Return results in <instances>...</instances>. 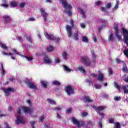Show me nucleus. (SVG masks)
I'll use <instances>...</instances> for the list:
<instances>
[{
  "label": "nucleus",
  "mask_w": 128,
  "mask_h": 128,
  "mask_svg": "<svg viewBox=\"0 0 128 128\" xmlns=\"http://www.w3.org/2000/svg\"><path fill=\"white\" fill-rule=\"evenodd\" d=\"M92 108H93L94 110H96L99 114L100 116H104V114L102 112H102V110H104L105 108H106V106H96L94 105L92 106Z\"/></svg>",
  "instance_id": "f257e3e1"
},
{
  "label": "nucleus",
  "mask_w": 128,
  "mask_h": 128,
  "mask_svg": "<svg viewBox=\"0 0 128 128\" xmlns=\"http://www.w3.org/2000/svg\"><path fill=\"white\" fill-rule=\"evenodd\" d=\"M80 62L86 66H90L92 64L90 60L86 56H83L81 57Z\"/></svg>",
  "instance_id": "f03ea898"
},
{
  "label": "nucleus",
  "mask_w": 128,
  "mask_h": 128,
  "mask_svg": "<svg viewBox=\"0 0 128 128\" xmlns=\"http://www.w3.org/2000/svg\"><path fill=\"white\" fill-rule=\"evenodd\" d=\"M71 122H72L74 124H76L78 128H80V126H84V123L83 122H80L78 120L74 118H72Z\"/></svg>",
  "instance_id": "7ed1b4c3"
},
{
  "label": "nucleus",
  "mask_w": 128,
  "mask_h": 128,
  "mask_svg": "<svg viewBox=\"0 0 128 128\" xmlns=\"http://www.w3.org/2000/svg\"><path fill=\"white\" fill-rule=\"evenodd\" d=\"M65 90L68 96H72L74 94V89L71 86H66Z\"/></svg>",
  "instance_id": "20e7f679"
},
{
  "label": "nucleus",
  "mask_w": 128,
  "mask_h": 128,
  "mask_svg": "<svg viewBox=\"0 0 128 128\" xmlns=\"http://www.w3.org/2000/svg\"><path fill=\"white\" fill-rule=\"evenodd\" d=\"M2 90L4 92V94L6 96H10V92H16L14 88H12L10 87H8L7 88H2Z\"/></svg>",
  "instance_id": "39448f33"
},
{
  "label": "nucleus",
  "mask_w": 128,
  "mask_h": 128,
  "mask_svg": "<svg viewBox=\"0 0 128 128\" xmlns=\"http://www.w3.org/2000/svg\"><path fill=\"white\" fill-rule=\"evenodd\" d=\"M114 32L116 36V37L118 40L120 42L122 40V36L118 34L120 32H118V26H114Z\"/></svg>",
  "instance_id": "423d86ee"
},
{
  "label": "nucleus",
  "mask_w": 128,
  "mask_h": 128,
  "mask_svg": "<svg viewBox=\"0 0 128 128\" xmlns=\"http://www.w3.org/2000/svg\"><path fill=\"white\" fill-rule=\"evenodd\" d=\"M66 30L67 32V34L68 38H72V27L69 25H66Z\"/></svg>",
  "instance_id": "0eeeda50"
},
{
  "label": "nucleus",
  "mask_w": 128,
  "mask_h": 128,
  "mask_svg": "<svg viewBox=\"0 0 128 128\" xmlns=\"http://www.w3.org/2000/svg\"><path fill=\"white\" fill-rule=\"evenodd\" d=\"M26 82L30 88H33L34 90H38V87H36V86L32 82V81H30V80H27Z\"/></svg>",
  "instance_id": "6e6552de"
},
{
  "label": "nucleus",
  "mask_w": 128,
  "mask_h": 128,
  "mask_svg": "<svg viewBox=\"0 0 128 128\" xmlns=\"http://www.w3.org/2000/svg\"><path fill=\"white\" fill-rule=\"evenodd\" d=\"M62 4L64 8H69V10L72 8V7L70 4H68V2L66 0H62Z\"/></svg>",
  "instance_id": "1a4fd4ad"
},
{
  "label": "nucleus",
  "mask_w": 128,
  "mask_h": 128,
  "mask_svg": "<svg viewBox=\"0 0 128 128\" xmlns=\"http://www.w3.org/2000/svg\"><path fill=\"white\" fill-rule=\"evenodd\" d=\"M98 77L97 80H99V82H102L104 78V74L100 72V70H98Z\"/></svg>",
  "instance_id": "9d476101"
},
{
  "label": "nucleus",
  "mask_w": 128,
  "mask_h": 128,
  "mask_svg": "<svg viewBox=\"0 0 128 128\" xmlns=\"http://www.w3.org/2000/svg\"><path fill=\"white\" fill-rule=\"evenodd\" d=\"M40 11L41 12V14L42 16L44 22H46V17L48 16V14H46L45 10L43 8H41Z\"/></svg>",
  "instance_id": "9b49d317"
},
{
  "label": "nucleus",
  "mask_w": 128,
  "mask_h": 128,
  "mask_svg": "<svg viewBox=\"0 0 128 128\" xmlns=\"http://www.w3.org/2000/svg\"><path fill=\"white\" fill-rule=\"evenodd\" d=\"M15 123L16 124H24V122L22 120V117H16V120Z\"/></svg>",
  "instance_id": "f8f14e48"
},
{
  "label": "nucleus",
  "mask_w": 128,
  "mask_h": 128,
  "mask_svg": "<svg viewBox=\"0 0 128 128\" xmlns=\"http://www.w3.org/2000/svg\"><path fill=\"white\" fill-rule=\"evenodd\" d=\"M3 18L4 20V22H10L12 20V18H10V16L8 15H5L3 16Z\"/></svg>",
  "instance_id": "ddd939ff"
},
{
  "label": "nucleus",
  "mask_w": 128,
  "mask_h": 128,
  "mask_svg": "<svg viewBox=\"0 0 128 128\" xmlns=\"http://www.w3.org/2000/svg\"><path fill=\"white\" fill-rule=\"evenodd\" d=\"M44 62H46V64H52V61L47 55H45L44 56Z\"/></svg>",
  "instance_id": "4468645a"
},
{
  "label": "nucleus",
  "mask_w": 128,
  "mask_h": 128,
  "mask_svg": "<svg viewBox=\"0 0 128 128\" xmlns=\"http://www.w3.org/2000/svg\"><path fill=\"white\" fill-rule=\"evenodd\" d=\"M2 54L3 56H10L12 60H16V57L12 56H14L13 53H10V52L8 53L6 52H3Z\"/></svg>",
  "instance_id": "2eb2a0df"
},
{
  "label": "nucleus",
  "mask_w": 128,
  "mask_h": 128,
  "mask_svg": "<svg viewBox=\"0 0 128 128\" xmlns=\"http://www.w3.org/2000/svg\"><path fill=\"white\" fill-rule=\"evenodd\" d=\"M22 110L24 112H28V114H32V109L28 107H23Z\"/></svg>",
  "instance_id": "dca6fc26"
},
{
  "label": "nucleus",
  "mask_w": 128,
  "mask_h": 128,
  "mask_svg": "<svg viewBox=\"0 0 128 128\" xmlns=\"http://www.w3.org/2000/svg\"><path fill=\"white\" fill-rule=\"evenodd\" d=\"M122 34H123L124 38H124H126V36H127V38H128V29H126V28H122Z\"/></svg>",
  "instance_id": "f3484780"
},
{
  "label": "nucleus",
  "mask_w": 128,
  "mask_h": 128,
  "mask_svg": "<svg viewBox=\"0 0 128 128\" xmlns=\"http://www.w3.org/2000/svg\"><path fill=\"white\" fill-rule=\"evenodd\" d=\"M0 46L2 50H8V47L6 46V44H3L2 42H0Z\"/></svg>",
  "instance_id": "a211bd4d"
},
{
  "label": "nucleus",
  "mask_w": 128,
  "mask_h": 128,
  "mask_svg": "<svg viewBox=\"0 0 128 128\" xmlns=\"http://www.w3.org/2000/svg\"><path fill=\"white\" fill-rule=\"evenodd\" d=\"M73 38L75 40H78V30L75 31V33L73 35Z\"/></svg>",
  "instance_id": "6ab92c4d"
},
{
  "label": "nucleus",
  "mask_w": 128,
  "mask_h": 128,
  "mask_svg": "<svg viewBox=\"0 0 128 128\" xmlns=\"http://www.w3.org/2000/svg\"><path fill=\"white\" fill-rule=\"evenodd\" d=\"M126 88H128V85H124L122 86V89L124 92V94H128V90Z\"/></svg>",
  "instance_id": "aec40b11"
},
{
  "label": "nucleus",
  "mask_w": 128,
  "mask_h": 128,
  "mask_svg": "<svg viewBox=\"0 0 128 128\" xmlns=\"http://www.w3.org/2000/svg\"><path fill=\"white\" fill-rule=\"evenodd\" d=\"M46 38L47 40H54V35L48 34V33H46Z\"/></svg>",
  "instance_id": "412c9836"
},
{
  "label": "nucleus",
  "mask_w": 128,
  "mask_h": 128,
  "mask_svg": "<svg viewBox=\"0 0 128 128\" xmlns=\"http://www.w3.org/2000/svg\"><path fill=\"white\" fill-rule=\"evenodd\" d=\"M10 8H16L18 6V3L16 1H12L10 4Z\"/></svg>",
  "instance_id": "4be33fe9"
},
{
  "label": "nucleus",
  "mask_w": 128,
  "mask_h": 128,
  "mask_svg": "<svg viewBox=\"0 0 128 128\" xmlns=\"http://www.w3.org/2000/svg\"><path fill=\"white\" fill-rule=\"evenodd\" d=\"M108 40L110 42H114V40H116V38H114V34H110L108 36Z\"/></svg>",
  "instance_id": "5701e85b"
},
{
  "label": "nucleus",
  "mask_w": 128,
  "mask_h": 128,
  "mask_svg": "<svg viewBox=\"0 0 128 128\" xmlns=\"http://www.w3.org/2000/svg\"><path fill=\"white\" fill-rule=\"evenodd\" d=\"M84 100H86V102H94V100H91L90 98L88 96H84Z\"/></svg>",
  "instance_id": "b1692460"
},
{
  "label": "nucleus",
  "mask_w": 128,
  "mask_h": 128,
  "mask_svg": "<svg viewBox=\"0 0 128 128\" xmlns=\"http://www.w3.org/2000/svg\"><path fill=\"white\" fill-rule=\"evenodd\" d=\"M40 84L44 88H48V82L46 81H41Z\"/></svg>",
  "instance_id": "393cba45"
},
{
  "label": "nucleus",
  "mask_w": 128,
  "mask_h": 128,
  "mask_svg": "<svg viewBox=\"0 0 128 128\" xmlns=\"http://www.w3.org/2000/svg\"><path fill=\"white\" fill-rule=\"evenodd\" d=\"M86 82L87 84H88V86H94V82H92V80H90L88 79H86Z\"/></svg>",
  "instance_id": "a878e982"
},
{
  "label": "nucleus",
  "mask_w": 128,
  "mask_h": 128,
  "mask_svg": "<svg viewBox=\"0 0 128 128\" xmlns=\"http://www.w3.org/2000/svg\"><path fill=\"white\" fill-rule=\"evenodd\" d=\"M47 102H48V104H56V102L52 99L48 98Z\"/></svg>",
  "instance_id": "bb28decb"
},
{
  "label": "nucleus",
  "mask_w": 128,
  "mask_h": 128,
  "mask_svg": "<svg viewBox=\"0 0 128 128\" xmlns=\"http://www.w3.org/2000/svg\"><path fill=\"white\" fill-rule=\"evenodd\" d=\"M78 70L79 72H82V74H84V72H86V70H84V66H82L80 67H78Z\"/></svg>",
  "instance_id": "cd10ccee"
},
{
  "label": "nucleus",
  "mask_w": 128,
  "mask_h": 128,
  "mask_svg": "<svg viewBox=\"0 0 128 128\" xmlns=\"http://www.w3.org/2000/svg\"><path fill=\"white\" fill-rule=\"evenodd\" d=\"M52 84L54 86H60V82L58 80H54L52 82Z\"/></svg>",
  "instance_id": "c85d7f7f"
},
{
  "label": "nucleus",
  "mask_w": 128,
  "mask_h": 128,
  "mask_svg": "<svg viewBox=\"0 0 128 128\" xmlns=\"http://www.w3.org/2000/svg\"><path fill=\"white\" fill-rule=\"evenodd\" d=\"M62 56L64 60H68V53H66V52H64L62 54Z\"/></svg>",
  "instance_id": "c756f323"
},
{
  "label": "nucleus",
  "mask_w": 128,
  "mask_h": 128,
  "mask_svg": "<svg viewBox=\"0 0 128 128\" xmlns=\"http://www.w3.org/2000/svg\"><path fill=\"white\" fill-rule=\"evenodd\" d=\"M63 68L64 70H66V72H72V69L68 68V67H67L66 66V65H64Z\"/></svg>",
  "instance_id": "7c9ffc66"
},
{
  "label": "nucleus",
  "mask_w": 128,
  "mask_h": 128,
  "mask_svg": "<svg viewBox=\"0 0 128 128\" xmlns=\"http://www.w3.org/2000/svg\"><path fill=\"white\" fill-rule=\"evenodd\" d=\"M0 70L2 76H4L6 74V70L4 68V65L2 64H1Z\"/></svg>",
  "instance_id": "2f4dec72"
},
{
  "label": "nucleus",
  "mask_w": 128,
  "mask_h": 128,
  "mask_svg": "<svg viewBox=\"0 0 128 128\" xmlns=\"http://www.w3.org/2000/svg\"><path fill=\"white\" fill-rule=\"evenodd\" d=\"M114 87L117 88V90H118L119 92L120 91V86H118V83H116V82H114Z\"/></svg>",
  "instance_id": "473e14b6"
},
{
  "label": "nucleus",
  "mask_w": 128,
  "mask_h": 128,
  "mask_svg": "<svg viewBox=\"0 0 128 128\" xmlns=\"http://www.w3.org/2000/svg\"><path fill=\"white\" fill-rule=\"evenodd\" d=\"M124 61L120 60V58H116V64H124Z\"/></svg>",
  "instance_id": "72a5a7b5"
},
{
  "label": "nucleus",
  "mask_w": 128,
  "mask_h": 128,
  "mask_svg": "<svg viewBox=\"0 0 128 128\" xmlns=\"http://www.w3.org/2000/svg\"><path fill=\"white\" fill-rule=\"evenodd\" d=\"M118 8V1H116V2L115 6L114 8H112L114 10H116Z\"/></svg>",
  "instance_id": "f704fd0d"
},
{
  "label": "nucleus",
  "mask_w": 128,
  "mask_h": 128,
  "mask_svg": "<svg viewBox=\"0 0 128 128\" xmlns=\"http://www.w3.org/2000/svg\"><path fill=\"white\" fill-rule=\"evenodd\" d=\"M123 80L125 81L126 82H128V76L126 74L123 76Z\"/></svg>",
  "instance_id": "c9c22d12"
},
{
  "label": "nucleus",
  "mask_w": 128,
  "mask_h": 128,
  "mask_svg": "<svg viewBox=\"0 0 128 128\" xmlns=\"http://www.w3.org/2000/svg\"><path fill=\"white\" fill-rule=\"evenodd\" d=\"M100 10H102V12H108V8L106 7H101L100 8Z\"/></svg>",
  "instance_id": "e433bc0d"
},
{
  "label": "nucleus",
  "mask_w": 128,
  "mask_h": 128,
  "mask_svg": "<svg viewBox=\"0 0 128 128\" xmlns=\"http://www.w3.org/2000/svg\"><path fill=\"white\" fill-rule=\"evenodd\" d=\"M26 40L29 42H30V44H32V37H30V36H27L26 37Z\"/></svg>",
  "instance_id": "4c0bfd02"
},
{
  "label": "nucleus",
  "mask_w": 128,
  "mask_h": 128,
  "mask_svg": "<svg viewBox=\"0 0 128 128\" xmlns=\"http://www.w3.org/2000/svg\"><path fill=\"white\" fill-rule=\"evenodd\" d=\"M60 38L58 37H56V36H54L53 37V40H54L56 42H60Z\"/></svg>",
  "instance_id": "58836bf2"
},
{
  "label": "nucleus",
  "mask_w": 128,
  "mask_h": 128,
  "mask_svg": "<svg viewBox=\"0 0 128 128\" xmlns=\"http://www.w3.org/2000/svg\"><path fill=\"white\" fill-rule=\"evenodd\" d=\"M54 50V47L52 46H50L47 48V52H52Z\"/></svg>",
  "instance_id": "ea45409f"
},
{
  "label": "nucleus",
  "mask_w": 128,
  "mask_h": 128,
  "mask_svg": "<svg viewBox=\"0 0 128 128\" xmlns=\"http://www.w3.org/2000/svg\"><path fill=\"white\" fill-rule=\"evenodd\" d=\"M94 86H95V88H96L97 90L102 88V85H100V84H94Z\"/></svg>",
  "instance_id": "a19ab883"
},
{
  "label": "nucleus",
  "mask_w": 128,
  "mask_h": 128,
  "mask_svg": "<svg viewBox=\"0 0 128 128\" xmlns=\"http://www.w3.org/2000/svg\"><path fill=\"white\" fill-rule=\"evenodd\" d=\"M82 42H88V37L83 36Z\"/></svg>",
  "instance_id": "79ce46f5"
},
{
  "label": "nucleus",
  "mask_w": 128,
  "mask_h": 128,
  "mask_svg": "<svg viewBox=\"0 0 128 128\" xmlns=\"http://www.w3.org/2000/svg\"><path fill=\"white\" fill-rule=\"evenodd\" d=\"M114 128H120V122L116 123Z\"/></svg>",
  "instance_id": "37998d69"
},
{
  "label": "nucleus",
  "mask_w": 128,
  "mask_h": 128,
  "mask_svg": "<svg viewBox=\"0 0 128 128\" xmlns=\"http://www.w3.org/2000/svg\"><path fill=\"white\" fill-rule=\"evenodd\" d=\"M122 70L124 71V72H126V74H128V70L126 66L123 67Z\"/></svg>",
  "instance_id": "c03bdc74"
},
{
  "label": "nucleus",
  "mask_w": 128,
  "mask_h": 128,
  "mask_svg": "<svg viewBox=\"0 0 128 128\" xmlns=\"http://www.w3.org/2000/svg\"><path fill=\"white\" fill-rule=\"evenodd\" d=\"M44 120V116H41L40 118H39L38 122H42Z\"/></svg>",
  "instance_id": "a18cd8bd"
},
{
  "label": "nucleus",
  "mask_w": 128,
  "mask_h": 128,
  "mask_svg": "<svg viewBox=\"0 0 128 128\" xmlns=\"http://www.w3.org/2000/svg\"><path fill=\"white\" fill-rule=\"evenodd\" d=\"M19 6L21 8H24V6H26V2H22L19 4Z\"/></svg>",
  "instance_id": "49530a36"
},
{
  "label": "nucleus",
  "mask_w": 128,
  "mask_h": 128,
  "mask_svg": "<svg viewBox=\"0 0 128 128\" xmlns=\"http://www.w3.org/2000/svg\"><path fill=\"white\" fill-rule=\"evenodd\" d=\"M64 12H66V14H68L69 16H70L72 14V12L70 10H68V11L64 10Z\"/></svg>",
  "instance_id": "de8ad7c7"
},
{
  "label": "nucleus",
  "mask_w": 128,
  "mask_h": 128,
  "mask_svg": "<svg viewBox=\"0 0 128 128\" xmlns=\"http://www.w3.org/2000/svg\"><path fill=\"white\" fill-rule=\"evenodd\" d=\"M123 52H124V56H126V58H128V50H124L123 51Z\"/></svg>",
  "instance_id": "09e8293b"
},
{
  "label": "nucleus",
  "mask_w": 128,
  "mask_h": 128,
  "mask_svg": "<svg viewBox=\"0 0 128 128\" xmlns=\"http://www.w3.org/2000/svg\"><path fill=\"white\" fill-rule=\"evenodd\" d=\"M106 8L109 10V8H112V3L110 2H108L106 6Z\"/></svg>",
  "instance_id": "8fccbe9b"
},
{
  "label": "nucleus",
  "mask_w": 128,
  "mask_h": 128,
  "mask_svg": "<svg viewBox=\"0 0 128 128\" xmlns=\"http://www.w3.org/2000/svg\"><path fill=\"white\" fill-rule=\"evenodd\" d=\"M106 28V25H102L101 26H99L98 28V32H100L102 30V28Z\"/></svg>",
  "instance_id": "3c124183"
},
{
  "label": "nucleus",
  "mask_w": 128,
  "mask_h": 128,
  "mask_svg": "<svg viewBox=\"0 0 128 128\" xmlns=\"http://www.w3.org/2000/svg\"><path fill=\"white\" fill-rule=\"evenodd\" d=\"M12 51L13 52L14 54H18L19 56L20 54L18 52V50H16V49L13 48L12 49Z\"/></svg>",
  "instance_id": "603ef678"
},
{
  "label": "nucleus",
  "mask_w": 128,
  "mask_h": 128,
  "mask_svg": "<svg viewBox=\"0 0 128 128\" xmlns=\"http://www.w3.org/2000/svg\"><path fill=\"white\" fill-rule=\"evenodd\" d=\"M30 124L32 128H36V126H34V124H36V122L34 121H31L30 122Z\"/></svg>",
  "instance_id": "864d4df0"
},
{
  "label": "nucleus",
  "mask_w": 128,
  "mask_h": 128,
  "mask_svg": "<svg viewBox=\"0 0 128 128\" xmlns=\"http://www.w3.org/2000/svg\"><path fill=\"white\" fill-rule=\"evenodd\" d=\"M109 124H114V120L112 118H110L108 120Z\"/></svg>",
  "instance_id": "5fc2aeb1"
},
{
  "label": "nucleus",
  "mask_w": 128,
  "mask_h": 128,
  "mask_svg": "<svg viewBox=\"0 0 128 128\" xmlns=\"http://www.w3.org/2000/svg\"><path fill=\"white\" fill-rule=\"evenodd\" d=\"M120 100H122V98L120 96H115L114 98V100L116 101Z\"/></svg>",
  "instance_id": "6e6d98bb"
},
{
  "label": "nucleus",
  "mask_w": 128,
  "mask_h": 128,
  "mask_svg": "<svg viewBox=\"0 0 128 128\" xmlns=\"http://www.w3.org/2000/svg\"><path fill=\"white\" fill-rule=\"evenodd\" d=\"M54 110H61L62 107L56 106L54 108Z\"/></svg>",
  "instance_id": "4d7b16f0"
},
{
  "label": "nucleus",
  "mask_w": 128,
  "mask_h": 128,
  "mask_svg": "<svg viewBox=\"0 0 128 128\" xmlns=\"http://www.w3.org/2000/svg\"><path fill=\"white\" fill-rule=\"evenodd\" d=\"M25 58L28 60L29 62H30V60H34V58L32 57H28V56H25Z\"/></svg>",
  "instance_id": "13d9d810"
},
{
  "label": "nucleus",
  "mask_w": 128,
  "mask_h": 128,
  "mask_svg": "<svg viewBox=\"0 0 128 128\" xmlns=\"http://www.w3.org/2000/svg\"><path fill=\"white\" fill-rule=\"evenodd\" d=\"M72 112V108H70L67 110L66 111V113L68 114H70Z\"/></svg>",
  "instance_id": "bf43d9fd"
},
{
  "label": "nucleus",
  "mask_w": 128,
  "mask_h": 128,
  "mask_svg": "<svg viewBox=\"0 0 128 128\" xmlns=\"http://www.w3.org/2000/svg\"><path fill=\"white\" fill-rule=\"evenodd\" d=\"M95 4L96 6H100V4H102V2L97 1L96 2H95Z\"/></svg>",
  "instance_id": "052dcab7"
},
{
  "label": "nucleus",
  "mask_w": 128,
  "mask_h": 128,
  "mask_svg": "<svg viewBox=\"0 0 128 128\" xmlns=\"http://www.w3.org/2000/svg\"><path fill=\"white\" fill-rule=\"evenodd\" d=\"M70 24L72 26V28H74V20H70Z\"/></svg>",
  "instance_id": "680f3d73"
},
{
  "label": "nucleus",
  "mask_w": 128,
  "mask_h": 128,
  "mask_svg": "<svg viewBox=\"0 0 128 128\" xmlns=\"http://www.w3.org/2000/svg\"><path fill=\"white\" fill-rule=\"evenodd\" d=\"M108 74L110 76H111V74H112V69L111 68H109L108 70Z\"/></svg>",
  "instance_id": "e2e57ef3"
},
{
  "label": "nucleus",
  "mask_w": 128,
  "mask_h": 128,
  "mask_svg": "<svg viewBox=\"0 0 128 128\" xmlns=\"http://www.w3.org/2000/svg\"><path fill=\"white\" fill-rule=\"evenodd\" d=\"M16 38L18 40H20V42H22V40H22V38L20 36H17Z\"/></svg>",
  "instance_id": "0e129e2a"
},
{
  "label": "nucleus",
  "mask_w": 128,
  "mask_h": 128,
  "mask_svg": "<svg viewBox=\"0 0 128 128\" xmlns=\"http://www.w3.org/2000/svg\"><path fill=\"white\" fill-rule=\"evenodd\" d=\"M88 114V113L87 112H83L82 113V116H86Z\"/></svg>",
  "instance_id": "69168bd1"
},
{
  "label": "nucleus",
  "mask_w": 128,
  "mask_h": 128,
  "mask_svg": "<svg viewBox=\"0 0 128 128\" xmlns=\"http://www.w3.org/2000/svg\"><path fill=\"white\" fill-rule=\"evenodd\" d=\"M1 6H3L4 8H8V4H3L1 5Z\"/></svg>",
  "instance_id": "338daca9"
},
{
  "label": "nucleus",
  "mask_w": 128,
  "mask_h": 128,
  "mask_svg": "<svg viewBox=\"0 0 128 128\" xmlns=\"http://www.w3.org/2000/svg\"><path fill=\"white\" fill-rule=\"evenodd\" d=\"M98 126H100V128H102V122H98Z\"/></svg>",
  "instance_id": "774afa93"
}]
</instances>
